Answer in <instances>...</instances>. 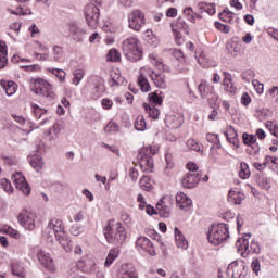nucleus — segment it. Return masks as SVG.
<instances>
[{"instance_id":"nucleus-1","label":"nucleus","mask_w":278,"mask_h":278,"mask_svg":"<svg viewBox=\"0 0 278 278\" xmlns=\"http://www.w3.org/2000/svg\"><path fill=\"white\" fill-rule=\"evenodd\" d=\"M114 220L109 222L108 226L104 228L103 233L106 242L113 244L114 247H123L125 240H127V230L121 223L113 225Z\"/></svg>"},{"instance_id":"nucleus-2","label":"nucleus","mask_w":278,"mask_h":278,"mask_svg":"<svg viewBox=\"0 0 278 278\" xmlns=\"http://www.w3.org/2000/svg\"><path fill=\"white\" fill-rule=\"evenodd\" d=\"M122 53L129 60V62H139V60H142L140 40L136 37L125 39L122 42Z\"/></svg>"},{"instance_id":"nucleus-3","label":"nucleus","mask_w":278,"mask_h":278,"mask_svg":"<svg viewBox=\"0 0 278 278\" xmlns=\"http://www.w3.org/2000/svg\"><path fill=\"white\" fill-rule=\"evenodd\" d=\"M229 238V225L219 223L217 225H212L207 231V240L210 244L218 247L228 240Z\"/></svg>"},{"instance_id":"nucleus-4","label":"nucleus","mask_w":278,"mask_h":278,"mask_svg":"<svg viewBox=\"0 0 278 278\" xmlns=\"http://www.w3.org/2000/svg\"><path fill=\"white\" fill-rule=\"evenodd\" d=\"M157 154L156 147H144L141 148L137 154V160L139 162L140 168L143 173H153V155Z\"/></svg>"},{"instance_id":"nucleus-5","label":"nucleus","mask_w":278,"mask_h":278,"mask_svg":"<svg viewBox=\"0 0 278 278\" xmlns=\"http://www.w3.org/2000/svg\"><path fill=\"white\" fill-rule=\"evenodd\" d=\"M66 231L64 230V223L59 218H51L43 230V238L49 242H53V238H62Z\"/></svg>"},{"instance_id":"nucleus-6","label":"nucleus","mask_w":278,"mask_h":278,"mask_svg":"<svg viewBox=\"0 0 278 278\" xmlns=\"http://www.w3.org/2000/svg\"><path fill=\"white\" fill-rule=\"evenodd\" d=\"M249 238H251V233H245L242 239H238L236 242V248L238 253H241V257H247L249 253H260V243L252 241L249 248Z\"/></svg>"},{"instance_id":"nucleus-7","label":"nucleus","mask_w":278,"mask_h":278,"mask_svg":"<svg viewBox=\"0 0 278 278\" xmlns=\"http://www.w3.org/2000/svg\"><path fill=\"white\" fill-rule=\"evenodd\" d=\"M84 14L88 27L91 29H97V27H99V16H101L99 7H97L94 3H89L86 5Z\"/></svg>"},{"instance_id":"nucleus-8","label":"nucleus","mask_w":278,"mask_h":278,"mask_svg":"<svg viewBox=\"0 0 278 278\" xmlns=\"http://www.w3.org/2000/svg\"><path fill=\"white\" fill-rule=\"evenodd\" d=\"M31 91L35 94H39V97H46V99H50V100L55 99L53 87L51 86V84H49V81L42 78H37L35 80V88H33Z\"/></svg>"},{"instance_id":"nucleus-9","label":"nucleus","mask_w":278,"mask_h":278,"mask_svg":"<svg viewBox=\"0 0 278 278\" xmlns=\"http://www.w3.org/2000/svg\"><path fill=\"white\" fill-rule=\"evenodd\" d=\"M17 220L24 229H28V231H34L36 229V214L29 212L27 210H23L18 216Z\"/></svg>"},{"instance_id":"nucleus-10","label":"nucleus","mask_w":278,"mask_h":278,"mask_svg":"<svg viewBox=\"0 0 278 278\" xmlns=\"http://www.w3.org/2000/svg\"><path fill=\"white\" fill-rule=\"evenodd\" d=\"M227 275L231 278L247 277V265L242 261H235L227 267Z\"/></svg>"},{"instance_id":"nucleus-11","label":"nucleus","mask_w":278,"mask_h":278,"mask_svg":"<svg viewBox=\"0 0 278 278\" xmlns=\"http://www.w3.org/2000/svg\"><path fill=\"white\" fill-rule=\"evenodd\" d=\"M128 23L130 29H134L135 31H140V29H142V26L144 25V14L140 10L132 11L128 15Z\"/></svg>"},{"instance_id":"nucleus-12","label":"nucleus","mask_w":278,"mask_h":278,"mask_svg":"<svg viewBox=\"0 0 278 278\" xmlns=\"http://www.w3.org/2000/svg\"><path fill=\"white\" fill-rule=\"evenodd\" d=\"M12 181H13V184H15V188L17 190H21V192L26 194V197L29 195V193L31 192V189L29 188V184H27L25 176H23V174L21 172H16L12 176Z\"/></svg>"},{"instance_id":"nucleus-13","label":"nucleus","mask_w":278,"mask_h":278,"mask_svg":"<svg viewBox=\"0 0 278 278\" xmlns=\"http://www.w3.org/2000/svg\"><path fill=\"white\" fill-rule=\"evenodd\" d=\"M198 90L200 93V97L202 99H207V101H216L218 99V97L216 96V93H214V87L210 86L207 83L202 81L199 86H198Z\"/></svg>"},{"instance_id":"nucleus-14","label":"nucleus","mask_w":278,"mask_h":278,"mask_svg":"<svg viewBox=\"0 0 278 278\" xmlns=\"http://www.w3.org/2000/svg\"><path fill=\"white\" fill-rule=\"evenodd\" d=\"M136 248L138 251H144L149 255H156L153 242H151V240L147 237H139L136 241Z\"/></svg>"},{"instance_id":"nucleus-15","label":"nucleus","mask_w":278,"mask_h":278,"mask_svg":"<svg viewBox=\"0 0 278 278\" xmlns=\"http://www.w3.org/2000/svg\"><path fill=\"white\" fill-rule=\"evenodd\" d=\"M199 181H201V174L193 173V172L187 173L182 176V179H181L182 188H188V189L197 188V186L199 185Z\"/></svg>"},{"instance_id":"nucleus-16","label":"nucleus","mask_w":278,"mask_h":278,"mask_svg":"<svg viewBox=\"0 0 278 278\" xmlns=\"http://www.w3.org/2000/svg\"><path fill=\"white\" fill-rule=\"evenodd\" d=\"M37 257L40 264L50 273H53V270H55V265L53 264V258H51V254L43 250H38Z\"/></svg>"},{"instance_id":"nucleus-17","label":"nucleus","mask_w":278,"mask_h":278,"mask_svg":"<svg viewBox=\"0 0 278 278\" xmlns=\"http://www.w3.org/2000/svg\"><path fill=\"white\" fill-rule=\"evenodd\" d=\"M242 140L244 144L251 147V149H247V153L250 155H252V153H260V146L256 144L257 137L255 135L243 132Z\"/></svg>"},{"instance_id":"nucleus-18","label":"nucleus","mask_w":278,"mask_h":278,"mask_svg":"<svg viewBox=\"0 0 278 278\" xmlns=\"http://www.w3.org/2000/svg\"><path fill=\"white\" fill-rule=\"evenodd\" d=\"M165 125L168 129H179L184 125V117L179 113L168 114L165 117Z\"/></svg>"},{"instance_id":"nucleus-19","label":"nucleus","mask_w":278,"mask_h":278,"mask_svg":"<svg viewBox=\"0 0 278 278\" xmlns=\"http://www.w3.org/2000/svg\"><path fill=\"white\" fill-rule=\"evenodd\" d=\"M177 207L188 212L192 207V199H190L186 193L179 192L176 194Z\"/></svg>"},{"instance_id":"nucleus-20","label":"nucleus","mask_w":278,"mask_h":278,"mask_svg":"<svg viewBox=\"0 0 278 278\" xmlns=\"http://www.w3.org/2000/svg\"><path fill=\"white\" fill-rule=\"evenodd\" d=\"M70 33L72 34V38L73 40H75V42H84V37L86 36V29L79 27L75 23H71Z\"/></svg>"},{"instance_id":"nucleus-21","label":"nucleus","mask_w":278,"mask_h":278,"mask_svg":"<svg viewBox=\"0 0 278 278\" xmlns=\"http://www.w3.org/2000/svg\"><path fill=\"white\" fill-rule=\"evenodd\" d=\"M117 278H138V271H136V268L129 267V265H122L117 273Z\"/></svg>"},{"instance_id":"nucleus-22","label":"nucleus","mask_w":278,"mask_h":278,"mask_svg":"<svg viewBox=\"0 0 278 278\" xmlns=\"http://www.w3.org/2000/svg\"><path fill=\"white\" fill-rule=\"evenodd\" d=\"M150 77L152 81H154V86H156V88L166 89V75H164V73L152 72Z\"/></svg>"},{"instance_id":"nucleus-23","label":"nucleus","mask_w":278,"mask_h":278,"mask_svg":"<svg viewBox=\"0 0 278 278\" xmlns=\"http://www.w3.org/2000/svg\"><path fill=\"white\" fill-rule=\"evenodd\" d=\"M172 31H182V34H190V27L185 18L179 17L175 24H172Z\"/></svg>"},{"instance_id":"nucleus-24","label":"nucleus","mask_w":278,"mask_h":278,"mask_svg":"<svg viewBox=\"0 0 278 278\" xmlns=\"http://www.w3.org/2000/svg\"><path fill=\"white\" fill-rule=\"evenodd\" d=\"M119 255H121V250L118 248H112L109 251V254L106 255L104 267L110 268L112 264H114V261L118 260Z\"/></svg>"},{"instance_id":"nucleus-25","label":"nucleus","mask_w":278,"mask_h":278,"mask_svg":"<svg viewBox=\"0 0 278 278\" xmlns=\"http://www.w3.org/2000/svg\"><path fill=\"white\" fill-rule=\"evenodd\" d=\"M165 199L166 198H163L156 203V210L160 216H163V218H168L170 216V206L166 204Z\"/></svg>"},{"instance_id":"nucleus-26","label":"nucleus","mask_w":278,"mask_h":278,"mask_svg":"<svg viewBox=\"0 0 278 278\" xmlns=\"http://www.w3.org/2000/svg\"><path fill=\"white\" fill-rule=\"evenodd\" d=\"M174 233H175L176 247H178V249H188V240H186V237H184V233H181V230L175 227Z\"/></svg>"},{"instance_id":"nucleus-27","label":"nucleus","mask_w":278,"mask_h":278,"mask_svg":"<svg viewBox=\"0 0 278 278\" xmlns=\"http://www.w3.org/2000/svg\"><path fill=\"white\" fill-rule=\"evenodd\" d=\"M226 50L232 58H237L241 51V47L237 40H230L226 43Z\"/></svg>"},{"instance_id":"nucleus-28","label":"nucleus","mask_w":278,"mask_h":278,"mask_svg":"<svg viewBox=\"0 0 278 278\" xmlns=\"http://www.w3.org/2000/svg\"><path fill=\"white\" fill-rule=\"evenodd\" d=\"M245 197L242 192H236L230 190L228 193L229 203H235V205H242V201H244Z\"/></svg>"},{"instance_id":"nucleus-29","label":"nucleus","mask_w":278,"mask_h":278,"mask_svg":"<svg viewBox=\"0 0 278 278\" xmlns=\"http://www.w3.org/2000/svg\"><path fill=\"white\" fill-rule=\"evenodd\" d=\"M55 240L59 241V244H61V247H63V249L67 253H71V251H73V241H71L68 237H66V232H64V236L56 237Z\"/></svg>"},{"instance_id":"nucleus-30","label":"nucleus","mask_w":278,"mask_h":278,"mask_svg":"<svg viewBox=\"0 0 278 278\" xmlns=\"http://www.w3.org/2000/svg\"><path fill=\"white\" fill-rule=\"evenodd\" d=\"M229 131H230L229 134L225 132V136L228 142H230V144H233L236 149H240V141L238 140V131L235 128H230Z\"/></svg>"},{"instance_id":"nucleus-31","label":"nucleus","mask_w":278,"mask_h":278,"mask_svg":"<svg viewBox=\"0 0 278 278\" xmlns=\"http://www.w3.org/2000/svg\"><path fill=\"white\" fill-rule=\"evenodd\" d=\"M30 166L38 172L42 170V168L45 167V161H42V156L35 154L31 159H30Z\"/></svg>"},{"instance_id":"nucleus-32","label":"nucleus","mask_w":278,"mask_h":278,"mask_svg":"<svg viewBox=\"0 0 278 278\" xmlns=\"http://www.w3.org/2000/svg\"><path fill=\"white\" fill-rule=\"evenodd\" d=\"M184 14L187 21H190V23H197V18H203V16L201 14L195 13L191 7L186 8L184 10Z\"/></svg>"},{"instance_id":"nucleus-33","label":"nucleus","mask_w":278,"mask_h":278,"mask_svg":"<svg viewBox=\"0 0 278 278\" xmlns=\"http://www.w3.org/2000/svg\"><path fill=\"white\" fill-rule=\"evenodd\" d=\"M139 186L142 188V190H146V192H151L153 189V180L149 178V176H143L139 180Z\"/></svg>"},{"instance_id":"nucleus-34","label":"nucleus","mask_w":278,"mask_h":278,"mask_svg":"<svg viewBox=\"0 0 278 278\" xmlns=\"http://www.w3.org/2000/svg\"><path fill=\"white\" fill-rule=\"evenodd\" d=\"M206 142H210L211 144H213L211 147V149H220L222 144H220V139L218 138V135L217 134H212V132H208L206 134Z\"/></svg>"},{"instance_id":"nucleus-35","label":"nucleus","mask_w":278,"mask_h":278,"mask_svg":"<svg viewBox=\"0 0 278 278\" xmlns=\"http://www.w3.org/2000/svg\"><path fill=\"white\" fill-rule=\"evenodd\" d=\"M143 108L151 118L157 121V118L160 117V109L155 108V105L147 103H143Z\"/></svg>"},{"instance_id":"nucleus-36","label":"nucleus","mask_w":278,"mask_h":278,"mask_svg":"<svg viewBox=\"0 0 278 278\" xmlns=\"http://www.w3.org/2000/svg\"><path fill=\"white\" fill-rule=\"evenodd\" d=\"M138 86L141 89V92H149L151 90V85L149 84V80L141 74L138 79Z\"/></svg>"},{"instance_id":"nucleus-37","label":"nucleus","mask_w":278,"mask_h":278,"mask_svg":"<svg viewBox=\"0 0 278 278\" xmlns=\"http://www.w3.org/2000/svg\"><path fill=\"white\" fill-rule=\"evenodd\" d=\"M135 129L137 131H146L147 130V119H144L143 115L137 116L135 122Z\"/></svg>"},{"instance_id":"nucleus-38","label":"nucleus","mask_w":278,"mask_h":278,"mask_svg":"<svg viewBox=\"0 0 278 278\" xmlns=\"http://www.w3.org/2000/svg\"><path fill=\"white\" fill-rule=\"evenodd\" d=\"M108 62H121V52L116 49H111L106 54Z\"/></svg>"},{"instance_id":"nucleus-39","label":"nucleus","mask_w":278,"mask_h":278,"mask_svg":"<svg viewBox=\"0 0 278 278\" xmlns=\"http://www.w3.org/2000/svg\"><path fill=\"white\" fill-rule=\"evenodd\" d=\"M12 274L15 275V277L25 278V269L20 264H13L11 265Z\"/></svg>"},{"instance_id":"nucleus-40","label":"nucleus","mask_w":278,"mask_h":278,"mask_svg":"<svg viewBox=\"0 0 278 278\" xmlns=\"http://www.w3.org/2000/svg\"><path fill=\"white\" fill-rule=\"evenodd\" d=\"M64 51L62 50V47L54 46L53 47V60L54 62H62L64 60Z\"/></svg>"},{"instance_id":"nucleus-41","label":"nucleus","mask_w":278,"mask_h":278,"mask_svg":"<svg viewBox=\"0 0 278 278\" xmlns=\"http://www.w3.org/2000/svg\"><path fill=\"white\" fill-rule=\"evenodd\" d=\"M119 127L118 124H116V122H109L106 124V126L104 127V131H106V134H117V131H119Z\"/></svg>"},{"instance_id":"nucleus-42","label":"nucleus","mask_w":278,"mask_h":278,"mask_svg":"<svg viewBox=\"0 0 278 278\" xmlns=\"http://www.w3.org/2000/svg\"><path fill=\"white\" fill-rule=\"evenodd\" d=\"M242 80L245 81L247 84H251L253 79L255 78V72L251 70H247L241 74Z\"/></svg>"},{"instance_id":"nucleus-43","label":"nucleus","mask_w":278,"mask_h":278,"mask_svg":"<svg viewBox=\"0 0 278 278\" xmlns=\"http://www.w3.org/2000/svg\"><path fill=\"white\" fill-rule=\"evenodd\" d=\"M31 110L36 118H42L43 114L47 112V109H42L38 104L34 103H31Z\"/></svg>"},{"instance_id":"nucleus-44","label":"nucleus","mask_w":278,"mask_h":278,"mask_svg":"<svg viewBox=\"0 0 278 278\" xmlns=\"http://www.w3.org/2000/svg\"><path fill=\"white\" fill-rule=\"evenodd\" d=\"M4 90L8 97H12V94L16 92V83L12 80L8 81L7 85L4 86Z\"/></svg>"},{"instance_id":"nucleus-45","label":"nucleus","mask_w":278,"mask_h":278,"mask_svg":"<svg viewBox=\"0 0 278 278\" xmlns=\"http://www.w3.org/2000/svg\"><path fill=\"white\" fill-rule=\"evenodd\" d=\"M73 75H74V78H73L74 86H79V83L81 81V79H84V70L74 71Z\"/></svg>"},{"instance_id":"nucleus-46","label":"nucleus","mask_w":278,"mask_h":278,"mask_svg":"<svg viewBox=\"0 0 278 278\" xmlns=\"http://www.w3.org/2000/svg\"><path fill=\"white\" fill-rule=\"evenodd\" d=\"M70 233L72 236H80L81 233H84V226L73 224L70 228Z\"/></svg>"},{"instance_id":"nucleus-47","label":"nucleus","mask_w":278,"mask_h":278,"mask_svg":"<svg viewBox=\"0 0 278 278\" xmlns=\"http://www.w3.org/2000/svg\"><path fill=\"white\" fill-rule=\"evenodd\" d=\"M187 147H188V149H191L192 151H201V144H199V142H197V140H194V139H189L187 141Z\"/></svg>"},{"instance_id":"nucleus-48","label":"nucleus","mask_w":278,"mask_h":278,"mask_svg":"<svg viewBox=\"0 0 278 278\" xmlns=\"http://www.w3.org/2000/svg\"><path fill=\"white\" fill-rule=\"evenodd\" d=\"M215 27L219 31H223V34H229V31H231V27H229L220 22H215Z\"/></svg>"},{"instance_id":"nucleus-49","label":"nucleus","mask_w":278,"mask_h":278,"mask_svg":"<svg viewBox=\"0 0 278 278\" xmlns=\"http://www.w3.org/2000/svg\"><path fill=\"white\" fill-rule=\"evenodd\" d=\"M0 186L3 188L4 192H12V184L10 180L2 178L0 181Z\"/></svg>"},{"instance_id":"nucleus-50","label":"nucleus","mask_w":278,"mask_h":278,"mask_svg":"<svg viewBox=\"0 0 278 278\" xmlns=\"http://www.w3.org/2000/svg\"><path fill=\"white\" fill-rule=\"evenodd\" d=\"M4 233H8L12 238L18 239L21 238V233H18V230L13 229L12 227H8L3 229Z\"/></svg>"},{"instance_id":"nucleus-51","label":"nucleus","mask_w":278,"mask_h":278,"mask_svg":"<svg viewBox=\"0 0 278 278\" xmlns=\"http://www.w3.org/2000/svg\"><path fill=\"white\" fill-rule=\"evenodd\" d=\"M150 101L154 103V105H162V97L157 94V91L150 94Z\"/></svg>"},{"instance_id":"nucleus-52","label":"nucleus","mask_w":278,"mask_h":278,"mask_svg":"<svg viewBox=\"0 0 278 278\" xmlns=\"http://www.w3.org/2000/svg\"><path fill=\"white\" fill-rule=\"evenodd\" d=\"M173 3H175V0H156L157 8H169Z\"/></svg>"},{"instance_id":"nucleus-53","label":"nucleus","mask_w":278,"mask_h":278,"mask_svg":"<svg viewBox=\"0 0 278 278\" xmlns=\"http://www.w3.org/2000/svg\"><path fill=\"white\" fill-rule=\"evenodd\" d=\"M252 86L255 88L257 94L264 92V84H261L258 80H252Z\"/></svg>"},{"instance_id":"nucleus-54","label":"nucleus","mask_w":278,"mask_h":278,"mask_svg":"<svg viewBox=\"0 0 278 278\" xmlns=\"http://www.w3.org/2000/svg\"><path fill=\"white\" fill-rule=\"evenodd\" d=\"M11 14H14L15 16H27V14H31V10L23 11V8L16 9V11L11 10Z\"/></svg>"},{"instance_id":"nucleus-55","label":"nucleus","mask_w":278,"mask_h":278,"mask_svg":"<svg viewBox=\"0 0 278 278\" xmlns=\"http://www.w3.org/2000/svg\"><path fill=\"white\" fill-rule=\"evenodd\" d=\"M101 105L104 110H112L114 102H112V100H110L108 98H104L101 100Z\"/></svg>"},{"instance_id":"nucleus-56","label":"nucleus","mask_w":278,"mask_h":278,"mask_svg":"<svg viewBox=\"0 0 278 278\" xmlns=\"http://www.w3.org/2000/svg\"><path fill=\"white\" fill-rule=\"evenodd\" d=\"M173 33H174L176 45L181 46L185 42L184 36H181V31L176 30Z\"/></svg>"},{"instance_id":"nucleus-57","label":"nucleus","mask_w":278,"mask_h":278,"mask_svg":"<svg viewBox=\"0 0 278 278\" xmlns=\"http://www.w3.org/2000/svg\"><path fill=\"white\" fill-rule=\"evenodd\" d=\"M173 33H174L176 45L181 46L185 42L184 36H181V31L176 30Z\"/></svg>"},{"instance_id":"nucleus-58","label":"nucleus","mask_w":278,"mask_h":278,"mask_svg":"<svg viewBox=\"0 0 278 278\" xmlns=\"http://www.w3.org/2000/svg\"><path fill=\"white\" fill-rule=\"evenodd\" d=\"M26 71V73H34V71H40V65L34 64V65H23L21 66Z\"/></svg>"},{"instance_id":"nucleus-59","label":"nucleus","mask_w":278,"mask_h":278,"mask_svg":"<svg viewBox=\"0 0 278 278\" xmlns=\"http://www.w3.org/2000/svg\"><path fill=\"white\" fill-rule=\"evenodd\" d=\"M266 127L267 129H269L270 134H273V136H277V125H275L273 122L267 121L266 122Z\"/></svg>"},{"instance_id":"nucleus-60","label":"nucleus","mask_w":278,"mask_h":278,"mask_svg":"<svg viewBox=\"0 0 278 278\" xmlns=\"http://www.w3.org/2000/svg\"><path fill=\"white\" fill-rule=\"evenodd\" d=\"M187 170H189L188 173H199V166L194 162H189L187 164Z\"/></svg>"},{"instance_id":"nucleus-61","label":"nucleus","mask_w":278,"mask_h":278,"mask_svg":"<svg viewBox=\"0 0 278 278\" xmlns=\"http://www.w3.org/2000/svg\"><path fill=\"white\" fill-rule=\"evenodd\" d=\"M225 90L227 92H236V86H233V79L229 81H224Z\"/></svg>"},{"instance_id":"nucleus-62","label":"nucleus","mask_w":278,"mask_h":278,"mask_svg":"<svg viewBox=\"0 0 278 278\" xmlns=\"http://www.w3.org/2000/svg\"><path fill=\"white\" fill-rule=\"evenodd\" d=\"M129 177L131 181H138V169H136V167L129 169Z\"/></svg>"},{"instance_id":"nucleus-63","label":"nucleus","mask_w":278,"mask_h":278,"mask_svg":"<svg viewBox=\"0 0 278 278\" xmlns=\"http://www.w3.org/2000/svg\"><path fill=\"white\" fill-rule=\"evenodd\" d=\"M241 103L242 105H249V103H251V96H249V93L244 92L242 96H241Z\"/></svg>"},{"instance_id":"nucleus-64","label":"nucleus","mask_w":278,"mask_h":278,"mask_svg":"<svg viewBox=\"0 0 278 278\" xmlns=\"http://www.w3.org/2000/svg\"><path fill=\"white\" fill-rule=\"evenodd\" d=\"M252 270H254V273L256 275H257V273H260V270H261L260 260L255 258L252 261Z\"/></svg>"}]
</instances>
